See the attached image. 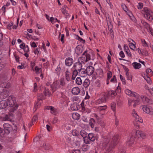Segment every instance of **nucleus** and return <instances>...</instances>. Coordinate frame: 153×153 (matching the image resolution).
Here are the masks:
<instances>
[{
  "label": "nucleus",
  "mask_w": 153,
  "mask_h": 153,
  "mask_svg": "<svg viewBox=\"0 0 153 153\" xmlns=\"http://www.w3.org/2000/svg\"><path fill=\"white\" fill-rule=\"evenodd\" d=\"M44 93L45 96H50L51 95V93L49 92L48 89L46 88H45Z\"/></svg>",
  "instance_id": "obj_41"
},
{
  "label": "nucleus",
  "mask_w": 153,
  "mask_h": 153,
  "mask_svg": "<svg viewBox=\"0 0 153 153\" xmlns=\"http://www.w3.org/2000/svg\"><path fill=\"white\" fill-rule=\"evenodd\" d=\"M141 134V131L139 130L136 131V137L138 138L140 137V134Z\"/></svg>",
  "instance_id": "obj_52"
},
{
  "label": "nucleus",
  "mask_w": 153,
  "mask_h": 153,
  "mask_svg": "<svg viewBox=\"0 0 153 153\" xmlns=\"http://www.w3.org/2000/svg\"><path fill=\"white\" fill-rule=\"evenodd\" d=\"M25 52H28L29 51V50L28 45H26L23 49Z\"/></svg>",
  "instance_id": "obj_63"
},
{
  "label": "nucleus",
  "mask_w": 153,
  "mask_h": 153,
  "mask_svg": "<svg viewBox=\"0 0 153 153\" xmlns=\"http://www.w3.org/2000/svg\"><path fill=\"white\" fill-rule=\"evenodd\" d=\"M107 96H104L103 94L101 98L99 99L96 101V103L99 104L106 102L107 100Z\"/></svg>",
  "instance_id": "obj_13"
},
{
  "label": "nucleus",
  "mask_w": 153,
  "mask_h": 153,
  "mask_svg": "<svg viewBox=\"0 0 153 153\" xmlns=\"http://www.w3.org/2000/svg\"><path fill=\"white\" fill-rule=\"evenodd\" d=\"M51 88L53 91H55L61 87L59 83L57 81L54 82L51 86Z\"/></svg>",
  "instance_id": "obj_11"
},
{
  "label": "nucleus",
  "mask_w": 153,
  "mask_h": 153,
  "mask_svg": "<svg viewBox=\"0 0 153 153\" xmlns=\"http://www.w3.org/2000/svg\"><path fill=\"white\" fill-rule=\"evenodd\" d=\"M90 83V80L88 79H86L83 83V85L85 88H87L89 85Z\"/></svg>",
  "instance_id": "obj_32"
},
{
  "label": "nucleus",
  "mask_w": 153,
  "mask_h": 153,
  "mask_svg": "<svg viewBox=\"0 0 153 153\" xmlns=\"http://www.w3.org/2000/svg\"><path fill=\"white\" fill-rule=\"evenodd\" d=\"M79 134L78 132L76 130H74L72 132V134L74 136H76Z\"/></svg>",
  "instance_id": "obj_62"
},
{
  "label": "nucleus",
  "mask_w": 153,
  "mask_h": 153,
  "mask_svg": "<svg viewBox=\"0 0 153 153\" xmlns=\"http://www.w3.org/2000/svg\"><path fill=\"white\" fill-rule=\"evenodd\" d=\"M95 123L94 120L93 118H91L90 119L89 124L91 128H93L94 127Z\"/></svg>",
  "instance_id": "obj_37"
},
{
  "label": "nucleus",
  "mask_w": 153,
  "mask_h": 153,
  "mask_svg": "<svg viewBox=\"0 0 153 153\" xmlns=\"http://www.w3.org/2000/svg\"><path fill=\"white\" fill-rule=\"evenodd\" d=\"M76 82L78 85H81L82 84V80L79 77H77L76 79Z\"/></svg>",
  "instance_id": "obj_43"
},
{
  "label": "nucleus",
  "mask_w": 153,
  "mask_h": 153,
  "mask_svg": "<svg viewBox=\"0 0 153 153\" xmlns=\"http://www.w3.org/2000/svg\"><path fill=\"white\" fill-rule=\"evenodd\" d=\"M40 146L44 149L48 150L50 149V146L49 144L45 141H42L40 143Z\"/></svg>",
  "instance_id": "obj_10"
},
{
  "label": "nucleus",
  "mask_w": 153,
  "mask_h": 153,
  "mask_svg": "<svg viewBox=\"0 0 153 153\" xmlns=\"http://www.w3.org/2000/svg\"><path fill=\"white\" fill-rule=\"evenodd\" d=\"M13 22H11L10 23H9L8 25H7V27L9 30H11V26L13 25Z\"/></svg>",
  "instance_id": "obj_58"
},
{
  "label": "nucleus",
  "mask_w": 153,
  "mask_h": 153,
  "mask_svg": "<svg viewBox=\"0 0 153 153\" xmlns=\"http://www.w3.org/2000/svg\"><path fill=\"white\" fill-rule=\"evenodd\" d=\"M146 73L149 75H151L152 74V71L151 69L149 68H147L146 70Z\"/></svg>",
  "instance_id": "obj_51"
},
{
  "label": "nucleus",
  "mask_w": 153,
  "mask_h": 153,
  "mask_svg": "<svg viewBox=\"0 0 153 153\" xmlns=\"http://www.w3.org/2000/svg\"><path fill=\"white\" fill-rule=\"evenodd\" d=\"M116 77L115 76H114L113 77L111 78L110 80L111 82L112 83H115L116 81Z\"/></svg>",
  "instance_id": "obj_60"
},
{
  "label": "nucleus",
  "mask_w": 153,
  "mask_h": 153,
  "mask_svg": "<svg viewBox=\"0 0 153 153\" xmlns=\"http://www.w3.org/2000/svg\"><path fill=\"white\" fill-rule=\"evenodd\" d=\"M70 69L69 68H67L65 73V79L67 81H69L70 79Z\"/></svg>",
  "instance_id": "obj_19"
},
{
  "label": "nucleus",
  "mask_w": 153,
  "mask_h": 153,
  "mask_svg": "<svg viewBox=\"0 0 153 153\" xmlns=\"http://www.w3.org/2000/svg\"><path fill=\"white\" fill-rule=\"evenodd\" d=\"M4 89H7L10 87V84L7 82H4L1 84Z\"/></svg>",
  "instance_id": "obj_30"
},
{
  "label": "nucleus",
  "mask_w": 153,
  "mask_h": 153,
  "mask_svg": "<svg viewBox=\"0 0 153 153\" xmlns=\"http://www.w3.org/2000/svg\"><path fill=\"white\" fill-rule=\"evenodd\" d=\"M44 99V96L42 94H40L38 97V100H42Z\"/></svg>",
  "instance_id": "obj_54"
},
{
  "label": "nucleus",
  "mask_w": 153,
  "mask_h": 153,
  "mask_svg": "<svg viewBox=\"0 0 153 153\" xmlns=\"http://www.w3.org/2000/svg\"><path fill=\"white\" fill-rule=\"evenodd\" d=\"M104 96H107V100L109 99V97H111L112 98H114L117 95V93L115 91L110 90L108 91L107 93L104 94Z\"/></svg>",
  "instance_id": "obj_8"
},
{
  "label": "nucleus",
  "mask_w": 153,
  "mask_h": 153,
  "mask_svg": "<svg viewBox=\"0 0 153 153\" xmlns=\"http://www.w3.org/2000/svg\"><path fill=\"white\" fill-rule=\"evenodd\" d=\"M59 83L61 87L64 86L65 84L64 79L63 78H61L60 80V83Z\"/></svg>",
  "instance_id": "obj_42"
},
{
  "label": "nucleus",
  "mask_w": 153,
  "mask_h": 153,
  "mask_svg": "<svg viewBox=\"0 0 153 153\" xmlns=\"http://www.w3.org/2000/svg\"><path fill=\"white\" fill-rule=\"evenodd\" d=\"M85 57L82 56L81 57L79 58L80 59H81L82 62H83V63L87 62L91 59V56L90 54L86 53L85 55Z\"/></svg>",
  "instance_id": "obj_15"
},
{
  "label": "nucleus",
  "mask_w": 153,
  "mask_h": 153,
  "mask_svg": "<svg viewBox=\"0 0 153 153\" xmlns=\"http://www.w3.org/2000/svg\"><path fill=\"white\" fill-rule=\"evenodd\" d=\"M71 92L74 95H77L80 93V89L78 87H74L72 88Z\"/></svg>",
  "instance_id": "obj_21"
},
{
  "label": "nucleus",
  "mask_w": 153,
  "mask_h": 153,
  "mask_svg": "<svg viewBox=\"0 0 153 153\" xmlns=\"http://www.w3.org/2000/svg\"><path fill=\"white\" fill-rule=\"evenodd\" d=\"M86 70L84 68H82L79 71V74L82 77H84L87 75Z\"/></svg>",
  "instance_id": "obj_18"
},
{
  "label": "nucleus",
  "mask_w": 153,
  "mask_h": 153,
  "mask_svg": "<svg viewBox=\"0 0 153 153\" xmlns=\"http://www.w3.org/2000/svg\"><path fill=\"white\" fill-rule=\"evenodd\" d=\"M144 79L146 81L147 83L149 84H151L152 83V81L149 76H148L146 75H145L143 76Z\"/></svg>",
  "instance_id": "obj_35"
},
{
  "label": "nucleus",
  "mask_w": 153,
  "mask_h": 153,
  "mask_svg": "<svg viewBox=\"0 0 153 153\" xmlns=\"http://www.w3.org/2000/svg\"><path fill=\"white\" fill-rule=\"evenodd\" d=\"M72 117L75 120H78L79 119L80 115L77 113H74L72 114Z\"/></svg>",
  "instance_id": "obj_29"
},
{
  "label": "nucleus",
  "mask_w": 153,
  "mask_h": 153,
  "mask_svg": "<svg viewBox=\"0 0 153 153\" xmlns=\"http://www.w3.org/2000/svg\"><path fill=\"white\" fill-rule=\"evenodd\" d=\"M50 21L52 23H54L57 22H60V21L58 20L56 18L55 19L53 17H51Z\"/></svg>",
  "instance_id": "obj_45"
},
{
  "label": "nucleus",
  "mask_w": 153,
  "mask_h": 153,
  "mask_svg": "<svg viewBox=\"0 0 153 153\" xmlns=\"http://www.w3.org/2000/svg\"><path fill=\"white\" fill-rule=\"evenodd\" d=\"M86 70L87 75L89 76L91 75L94 71V68L91 66H88Z\"/></svg>",
  "instance_id": "obj_16"
},
{
  "label": "nucleus",
  "mask_w": 153,
  "mask_h": 153,
  "mask_svg": "<svg viewBox=\"0 0 153 153\" xmlns=\"http://www.w3.org/2000/svg\"><path fill=\"white\" fill-rule=\"evenodd\" d=\"M3 127L6 132L8 134L10 133L12 128L11 125L9 124L6 123L3 124Z\"/></svg>",
  "instance_id": "obj_14"
},
{
  "label": "nucleus",
  "mask_w": 153,
  "mask_h": 153,
  "mask_svg": "<svg viewBox=\"0 0 153 153\" xmlns=\"http://www.w3.org/2000/svg\"><path fill=\"white\" fill-rule=\"evenodd\" d=\"M118 135L117 134L115 135L113 137V143L111 144H113V146L115 145L116 144L117 141L118 139Z\"/></svg>",
  "instance_id": "obj_34"
},
{
  "label": "nucleus",
  "mask_w": 153,
  "mask_h": 153,
  "mask_svg": "<svg viewBox=\"0 0 153 153\" xmlns=\"http://www.w3.org/2000/svg\"><path fill=\"white\" fill-rule=\"evenodd\" d=\"M135 137L134 134H131L128 137L126 142V145L128 146H131L134 143Z\"/></svg>",
  "instance_id": "obj_3"
},
{
  "label": "nucleus",
  "mask_w": 153,
  "mask_h": 153,
  "mask_svg": "<svg viewBox=\"0 0 153 153\" xmlns=\"http://www.w3.org/2000/svg\"><path fill=\"white\" fill-rule=\"evenodd\" d=\"M61 69L60 64L59 63L55 69L56 73L58 75H59L60 74Z\"/></svg>",
  "instance_id": "obj_33"
},
{
  "label": "nucleus",
  "mask_w": 153,
  "mask_h": 153,
  "mask_svg": "<svg viewBox=\"0 0 153 153\" xmlns=\"http://www.w3.org/2000/svg\"><path fill=\"white\" fill-rule=\"evenodd\" d=\"M75 52L77 55H79L82 53V50L81 48L78 46L76 48Z\"/></svg>",
  "instance_id": "obj_31"
},
{
  "label": "nucleus",
  "mask_w": 153,
  "mask_h": 153,
  "mask_svg": "<svg viewBox=\"0 0 153 153\" xmlns=\"http://www.w3.org/2000/svg\"><path fill=\"white\" fill-rule=\"evenodd\" d=\"M131 114L132 116L135 118L134 120L135 121L139 122L141 123L143 122L142 119L140 117L134 109L133 110Z\"/></svg>",
  "instance_id": "obj_7"
},
{
  "label": "nucleus",
  "mask_w": 153,
  "mask_h": 153,
  "mask_svg": "<svg viewBox=\"0 0 153 153\" xmlns=\"http://www.w3.org/2000/svg\"><path fill=\"white\" fill-rule=\"evenodd\" d=\"M112 73L111 72L109 71L107 74V80H109L112 76Z\"/></svg>",
  "instance_id": "obj_56"
},
{
  "label": "nucleus",
  "mask_w": 153,
  "mask_h": 153,
  "mask_svg": "<svg viewBox=\"0 0 153 153\" xmlns=\"http://www.w3.org/2000/svg\"><path fill=\"white\" fill-rule=\"evenodd\" d=\"M73 62V59L71 57H67L65 59V65L68 67L71 66Z\"/></svg>",
  "instance_id": "obj_12"
},
{
  "label": "nucleus",
  "mask_w": 153,
  "mask_h": 153,
  "mask_svg": "<svg viewBox=\"0 0 153 153\" xmlns=\"http://www.w3.org/2000/svg\"><path fill=\"white\" fill-rule=\"evenodd\" d=\"M6 101L7 105L12 107L10 109V112H13L17 109L18 105L16 104V98L13 96L8 97Z\"/></svg>",
  "instance_id": "obj_1"
},
{
  "label": "nucleus",
  "mask_w": 153,
  "mask_h": 153,
  "mask_svg": "<svg viewBox=\"0 0 153 153\" xmlns=\"http://www.w3.org/2000/svg\"><path fill=\"white\" fill-rule=\"evenodd\" d=\"M125 92L127 95L130 97H134L136 98L138 97L137 94L134 92H132L128 89H126L125 90Z\"/></svg>",
  "instance_id": "obj_9"
},
{
  "label": "nucleus",
  "mask_w": 153,
  "mask_h": 153,
  "mask_svg": "<svg viewBox=\"0 0 153 153\" xmlns=\"http://www.w3.org/2000/svg\"><path fill=\"white\" fill-rule=\"evenodd\" d=\"M121 7L123 10L125 12H127L128 10V9L127 7L124 4H122Z\"/></svg>",
  "instance_id": "obj_53"
},
{
  "label": "nucleus",
  "mask_w": 153,
  "mask_h": 153,
  "mask_svg": "<svg viewBox=\"0 0 153 153\" xmlns=\"http://www.w3.org/2000/svg\"><path fill=\"white\" fill-rule=\"evenodd\" d=\"M89 140L91 141H94L97 139L94 134L93 133H90L88 134Z\"/></svg>",
  "instance_id": "obj_24"
},
{
  "label": "nucleus",
  "mask_w": 153,
  "mask_h": 153,
  "mask_svg": "<svg viewBox=\"0 0 153 153\" xmlns=\"http://www.w3.org/2000/svg\"><path fill=\"white\" fill-rule=\"evenodd\" d=\"M141 97L142 99L145 103L149 104L151 103V101L147 97L143 96H141Z\"/></svg>",
  "instance_id": "obj_28"
},
{
  "label": "nucleus",
  "mask_w": 153,
  "mask_h": 153,
  "mask_svg": "<svg viewBox=\"0 0 153 153\" xmlns=\"http://www.w3.org/2000/svg\"><path fill=\"white\" fill-rule=\"evenodd\" d=\"M110 25H108V22H107V24L108 25V29H110V31L111 33L113 31V30L112 29V25L111 24V22H110Z\"/></svg>",
  "instance_id": "obj_61"
},
{
  "label": "nucleus",
  "mask_w": 153,
  "mask_h": 153,
  "mask_svg": "<svg viewBox=\"0 0 153 153\" xmlns=\"http://www.w3.org/2000/svg\"><path fill=\"white\" fill-rule=\"evenodd\" d=\"M132 65L134 68L135 69H139L140 68L141 66V65L140 64L136 62H134Z\"/></svg>",
  "instance_id": "obj_26"
},
{
  "label": "nucleus",
  "mask_w": 153,
  "mask_h": 153,
  "mask_svg": "<svg viewBox=\"0 0 153 153\" xmlns=\"http://www.w3.org/2000/svg\"><path fill=\"white\" fill-rule=\"evenodd\" d=\"M79 108V105L76 103H73L71 106V108L72 111H76L78 110Z\"/></svg>",
  "instance_id": "obj_25"
},
{
  "label": "nucleus",
  "mask_w": 153,
  "mask_h": 153,
  "mask_svg": "<svg viewBox=\"0 0 153 153\" xmlns=\"http://www.w3.org/2000/svg\"><path fill=\"white\" fill-rule=\"evenodd\" d=\"M142 109L143 111L146 113L150 115H153V110L152 107L143 105V106Z\"/></svg>",
  "instance_id": "obj_5"
},
{
  "label": "nucleus",
  "mask_w": 153,
  "mask_h": 153,
  "mask_svg": "<svg viewBox=\"0 0 153 153\" xmlns=\"http://www.w3.org/2000/svg\"><path fill=\"white\" fill-rule=\"evenodd\" d=\"M131 114L132 116L135 118L134 120L135 121L139 122L141 123L143 122L142 119L140 117L134 109L133 110Z\"/></svg>",
  "instance_id": "obj_6"
},
{
  "label": "nucleus",
  "mask_w": 153,
  "mask_h": 153,
  "mask_svg": "<svg viewBox=\"0 0 153 153\" xmlns=\"http://www.w3.org/2000/svg\"><path fill=\"white\" fill-rule=\"evenodd\" d=\"M2 120H3L6 121L9 120H10V119L9 117V116L7 115H6L3 118Z\"/></svg>",
  "instance_id": "obj_57"
},
{
  "label": "nucleus",
  "mask_w": 153,
  "mask_h": 153,
  "mask_svg": "<svg viewBox=\"0 0 153 153\" xmlns=\"http://www.w3.org/2000/svg\"><path fill=\"white\" fill-rule=\"evenodd\" d=\"M111 109L114 111H115L116 110V104L114 103H111Z\"/></svg>",
  "instance_id": "obj_48"
},
{
  "label": "nucleus",
  "mask_w": 153,
  "mask_h": 153,
  "mask_svg": "<svg viewBox=\"0 0 153 153\" xmlns=\"http://www.w3.org/2000/svg\"><path fill=\"white\" fill-rule=\"evenodd\" d=\"M106 143L105 142H104L103 143V144L104 146L105 145H106ZM113 148V147L112 146V144L111 145L110 144L108 143H107L106 146L105 147V153H108L111 151V149Z\"/></svg>",
  "instance_id": "obj_17"
},
{
  "label": "nucleus",
  "mask_w": 153,
  "mask_h": 153,
  "mask_svg": "<svg viewBox=\"0 0 153 153\" xmlns=\"http://www.w3.org/2000/svg\"><path fill=\"white\" fill-rule=\"evenodd\" d=\"M80 135L84 139L86 137L87 134V133L84 130H82L80 131Z\"/></svg>",
  "instance_id": "obj_36"
},
{
  "label": "nucleus",
  "mask_w": 153,
  "mask_h": 153,
  "mask_svg": "<svg viewBox=\"0 0 153 153\" xmlns=\"http://www.w3.org/2000/svg\"><path fill=\"white\" fill-rule=\"evenodd\" d=\"M130 48L134 51H136L137 48L135 45L132 43H130L128 44Z\"/></svg>",
  "instance_id": "obj_39"
},
{
  "label": "nucleus",
  "mask_w": 153,
  "mask_h": 153,
  "mask_svg": "<svg viewBox=\"0 0 153 153\" xmlns=\"http://www.w3.org/2000/svg\"><path fill=\"white\" fill-rule=\"evenodd\" d=\"M142 45L144 47H147L148 46L147 44L145 39L141 40Z\"/></svg>",
  "instance_id": "obj_55"
},
{
  "label": "nucleus",
  "mask_w": 153,
  "mask_h": 153,
  "mask_svg": "<svg viewBox=\"0 0 153 153\" xmlns=\"http://www.w3.org/2000/svg\"><path fill=\"white\" fill-rule=\"evenodd\" d=\"M143 11L144 17L145 18L150 21L153 19V13L151 10L147 8H145L144 9Z\"/></svg>",
  "instance_id": "obj_2"
},
{
  "label": "nucleus",
  "mask_w": 153,
  "mask_h": 153,
  "mask_svg": "<svg viewBox=\"0 0 153 153\" xmlns=\"http://www.w3.org/2000/svg\"><path fill=\"white\" fill-rule=\"evenodd\" d=\"M96 74L99 77H102L103 76V73L102 70L100 68L96 70L95 71Z\"/></svg>",
  "instance_id": "obj_22"
},
{
  "label": "nucleus",
  "mask_w": 153,
  "mask_h": 153,
  "mask_svg": "<svg viewBox=\"0 0 153 153\" xmlns=\"http://www.w3.org/2000/svg\"><path fill=\"white\" fill-rule=\"evenodd\" d=\"M107 108L106 105L103 106H101L98 107V110L99 111H104Z\"/></svg>",
  "instance_id": "obj_38"
},
{
  "label": "nucleus",
  "mask_w": 153,
  "mask_h": 153,
  "mask_svg": "<svg viewBox=\"0 0 153 153\" xmlns=\"http://www.w3.org/2000/svg\"><path fill=\"white\" fill-rule=\"evenodd\" d=\"M45 109L48 110H51V113L52 114H54L56 112L54 108L51 106H47L45 107Z\"/></svg>",
  "instance_id": "obj_27"
},
{
  "label": "nucleus",
  "mask_w": 153,
  "mask_h": 153,
  "mask_svg": "<svg viewBox=\"0 0 153 153\" xmlns=\"http://www.w3.org/2000/svg\"><path fill=\"white\" fill-rule=\"evenodd\" d=\"M78 70L76 69H74L72 73V75L75 76H76L78 74H79V72L78 71Z\"/></svg>",
  "instance_id": "obj_59"
},
{
  "label": "nucleus",
  "mask_w": 153,
  "mask_h": 153,
  "mask_svg": "<svg viewBox=\"0 0 153 153\" xmlns=\"http://www.w3.org/2000/svg\"><path fill=\"white\" fill-rule=\"evenodd\" d=\"M35 70L37 74H39L42 72L41 68H38L37 66H36L35 67Z\"/></svg>",
  "instance_id": "obj_46"
},
{
  "label": "nucleus",
  "mask_w": 153,
  "mask_h": 153,
  "mask_svg": "<svg viewBox=\"0 0 153 153\" xmlns=\"http://www.w3.org/2000/svg\"><path fill=\"white\" fill-rule=\"evenodd\" d=\"M82 63H83V62H82L81 59L79 58L78 62H75L74 64L73 68L79 71L82 68Z\"/></svg>",
  "instance_id": "obj_4"
},
{
  "label": "nucleus",
  "mask_w": 153,
  "mask_h": 153,
  "mask_svg": "<svg viewBox=\"0 0 153 153\" xmlns=\"http://www.w3.org/2000/svg\"><path fill=\"white\" fill-rule=\"evenodd\" d=\"M89 146L87 144H85L82 146V149L83 151H86L89 149Z\"/></svg>",
  "instance_id": "obj_44"
},
{
  "label": "nucleus",
  "mask_w": 153,
  "mask_h": 153,
  "mask_svg": "<svg viewBox=\"0 0 153 153\" xmlns=\"http://www.w3.org/2000/svg\"><path fill=\"white\" fill-rule=\"evenodd\" d=\"M61 11L63 14H64L66 16H69V15L68 13H67V11L64 8H63L61 9Z\"/></svg>",
  "instance_id": "obj_49"
},
{
  "label": "nucleus",
  "mask_w": 153,
  "mask_h": 153,
  "mask_svg": "<svg viewBox=\"0 0 153 153\" xmlns=\"http://www.w3.org/2000/svg\"><path fill=\"white\" fill-rule=\"evenodd\" d=\"M39 49L37 48L35 50L34 52L35 54L38 55L39 53Z\"/></svg>",
  "instance_id": "obj_64"
},
{
  "label": "nucleus",
  "mask_w": 153,
  "mask_h": 153,
  "mask_svg": "<svg viewBox=\"0 0 153 153\" xmlns=\"http://www.w3.org/2000/svg\"><path fill=\"white\" fill-rule=\"evenodd\" d=\"M76 39L80 41V42H82L83 43H85V40L82 39V38L80 37L78 35H76Z\"/></svg>",
  "instance_id": "obj_50"
},
{
  "label": "nucleus",
  "mask_w": 153,
  "mask_h": 153,
  "mask_svg": "<svg viewBox=\"0 0 153 153\" xmlns=\"http://www.w3.org/2000/svg\"><path fill=\"white\" fill-rule=\"evenodd\" d=\"M120 78L122 82V83L124 85L126 84V82L125 79L122 75L120 74Z\"/></svg>",
  "instance_id": "obj_47"
},
{
  "label": "nucleus",
  "mask_w": 153,
  "mask_h": 153,
  "mask_svg": "<svg viewBox=\"0 0 153 153\" xmlns=\"http://www.w3.org/2000/svg\"><path fill=\"white\" fill-rule=\"evenodd\" d=\"M7 106L6 100H2L0 101V109L5 108Z\"/></svg>",
  "instance_id": "obj_20"
},
{
  "label": "nucleus",
  "mask_w": 153,
  "mask_h": 153,
  "mask_svg": "<svg viewBox=\"0 0 153 153\" xmlns=\"http://www.w3.org/2000/svg\"><path fill=\"white\" fill-rule=\"evenodd\" d=\"M38 119V117L36 115L34 116L32 119L31 123L30 124V126H31L35 123V122Z\"/></svg>",
  "instance_id": "obj_40"
},
{
  "label": "nucleus",
  "mask_w": 153,
  "mask_h": 153,
  "mask_svg": "<svg viewBox=\"0 0 153 153\" xmlns=\"http://www.w3.org/2000/svg\"><path fill=\"white\" fill-rule=\"evenodd\" d=\"M6 91V93L7 94L6 96H4L3 97L4 99H5L6 97H7L8 95V91L6 90V89H4L3 87H2L1 84L0 85V93L1 94H2V95H3V93Z\"/></svg>",
  "instance_id": "obj_23"
}]
</instances>
